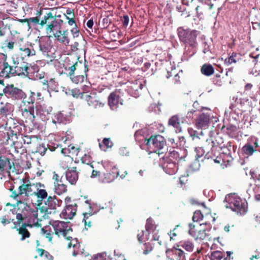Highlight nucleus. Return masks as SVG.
Wrapping results in <instances>:
<instances>
[{
    "label": "nucleus",
    "mask_w": 260,
    "mask_h": 260,
    "mask_svg": "<svg viewBox=\"0 0 260 260\" xmlns=\"http://www.w3.org/2000/svg\"><path fill=\"white\" fill-rule=\"evenodd\" d=\"M20 203V208H21V212H16V219L17 222L20 224L23 220L25 221L22 227L18 230L19 234L21 235V240H24L25 238L29 237V233L26 229L27 226L32 228L33 226H41V221L38 218V210L33 209L20 201H18Z\"/></svg>",
    "instance_id": "1"
},
{
    "label": "nucleus",
    "mask_w": 260,
    "mask_h": 260,
    "mask_svg": "<svg viewBox=\"0 0 260 260\" xmlns=\"http://www.w3.org/2000/svg\"><path fill=\"white\" fill-rule=\"evenodd\" d=\"M54 234L58 237H62L67 240H70L72 233V229L70 222L56 220L53 221L50 225L46 226L41 229L42 234L48 239L49 242L52 241L53 234Z\"/></svg>",
    "instance_id": "2"
},
{
    "label": "nucleus",
    "mask_w": 260,
    "mask_h": 260,
    "mask_svg": "<svg viewBox=\"0 0 260 260\" xmlns=\"http://www.w3.org/2000/svg\"><path fill=\"white\" fill-rule=\"evenodd\" d=\"M102 165L106 170V173L100 174V171L92 170L91 178L99 176V181L103 183L112 182L119 175V171L116 166L109 161L105 160L102 162Z\"/></svg>",
    "instance_id": "3"
},
{
    "label": "nucleus",
    "mask_w": 260,
    "mask_h": 260,
    "mask_svg": "<svg viewBox=\"0 0 260 260\" xmlns=\"http://www.w3.org/2000/svg\"><path fill=\"white\" fill-rule=\"evenodd\" d=\"M224 206L240 215L244 214L247 210V204L235 194L227 195L224 201Z\"/></svg>",
    "instance_id": "4"
},
{
    "label": "nucleus",
    "mask_w": 260,
    "mask_h": 260,
    "mask_svg": "<svg viewBox=\"0 0 260 260\" xmlns=\"http://www.w3.org/2000/svg\"><path fill=\"white\" fill-rule=\"evenodd\" d=\"M12 60L16 75L28 77L30 76V65L23 59V57H20L19 55L15 54L12 56Z\"/></svg>",
    "instance_id": "5"
},
{
    "label": "nucleus",
    "mask_w": 260,
    "mask_h": 260,
    "mask_svg": "<svg viewBox=\"0 0 260 260\" xmlns=\"http://www.w3.org/2000/svg\"><path fill=\"white\" fill-rule=\"evenodd\" d=\"M39 187H44L45 186L44 184L41 183L33 184L23 183L19 187V193H17L14 191L12 193L11 196L18 201V200H20L21 197H26L29 196L35 195L36 192L38 190Z\"/></svg>",
    "instance_id": "6"
},
{
    "label": "nucleus",
    "mask_w": 260,
    "mask_h": 260,
    "mask_svg": "<svg viewBox=\"0 0 260 260\" xmlns=\"http://www.w3.org/2000/svg\"><path fill=\"white\" fill-rule=\"evenodd\" d=\"M178 35L180 40L184 44L191 47L195 46L197 43L196 38L198 35L197 30L179 27L178 28Z\"/></svg>",
    "instance_id": "7"
},
{
    "label": "nucleus",
    "mask_w": 260,
    "mask_h": 260,
    "mask_svg": "<svg viewBox=\"0 0 260 260\" xmlns=\"http://www.w3.org/2000/svg\"><path fill=\"white\" fill-rule=\"evenodd\" d=\"M145 143L150 152L156 153L166 145L165 138L160 135L152 136L150 138H145Z\"/></svg>",
    "instance_id": "8"
},
{
    "label": "nucleus",
    "mask_w": 260,
    "mask_h": 260,
    "mask_svg": "<svg viewBox=\"0 0 260 260\" xmlns=\"http://www.w3.org/2000/svg\"><path fill=\"white\" fill-rule=\"evenodd\" d=\"M159 165L164 171L170 175L175 174L178 170L177 162L164 156L160 158Z\"/></svg>",
    "instance_id": "9"
},
{
    "label": "nucleus",
    "mask_w": 260,
    "mask_h": 260,
    "mask_svg": "<svg viewBox=\"0 0 260 260\" xmlns=\"http://www.w3.org/2000/svg\"><path fill=\"white\" fill-rule=\"evenodd\" d=\"M210 222L208 221L202 224H189V230L188 231L189 234L193 237L195 239H204L206 237V230L201 228L202 225L208 224Z\"/></svg>",
    "instance_id": "10"
},
{
    "label": "nucleus",
    "mask_w": 260,
    "mask_h": 260,
    "mask_svg": "<svg viewBox=\"0 0 260 260\" xmlns=\"http://www.w3.org/2000/svg\"><path fill=\"white\" fill-rule=\"evenodd\" d=\"M145 237H143L144 234V231L138 234L137 238L140 242H144L149 240V235L150 233L155 232L156 229V225L155 224L154 221L151 218L147 219L145 225Z\"/></svg>",
    "instance_id": "11"
},
{
    "label": "nucleus",
    "mask_w": 260,
    "mask_h": 260,
    "mask_svg": "<svg viewBox=\"0 0 260 260\" xmlns=\"http://www.w3.org/2000/svg\"><path fill=\"white\" fill-rule=\"evenodd\" d=\"M120 90H116L110 93L108 98V104L112 110H116L119 106L122 105V100L120 98Z\"/></svg>",
    "instance_id": "12"
},
{
    "label": "nucleus",
    "mask_w": 260,
    "mask_h": 260,
    "mask_svg": "<svg viewBox=\"0 0 260 260\" xmlns=\"http://www.w3.org/2000/svg\"><path fill=\"white\" fill-rule=\"evenodd\" d=\"M5 92L15 100H23L26 98L25 93L20 89L15 87L13 85L7 86L4 89Z\"/></svg>",
    "instance_id": "13"
},
{
    "label": "nucleus",
    "mask_w": 260,
    "mask_h": 260,
    "mask_svg": "<svg viewBox=\"0 0 260 260\" xmlns=\"http://www.w3.org/2000/svg\"><path fill=\"white\" fill-rule=\"evenodd\" d=\"M83 100H85L88 106L94 109H97L103 107L104 104L99 100L97 94L94 92L90 94H86L85 95L82 96Z\"/></svg>",
    "instance_id": "14"
},
{
    "label": "nucleus",
    "mask_w": 260,
    "mask_h": 260,
    "mask_svg": "<svg viewBox=\"0 0 260 260\" xmlns=\"http://www.w3.org/2000/svg\"><path fill=\"white\" fill-rule=\"evenodd\" d=\"M52 111V107L46 105H39L36 107L37 115H39L43 121L49 120V115Z\"/></svg>",
    "instance_id": "15"
},
{
    "label": "nucleus",
    "mask_w": 260,
    "mask_h": 260,
    "mask_svg": "<svg viewBox=\"0 0 260 260\" xmlns=\"http://www.w3.org/2000/svg\"><path fill=\"white\" fill-rule=\"evenodd\" d=\"M77 211L76 205H66V208L60 214L61 218L65 219H71L75 215Z\"/></svg>",
    "instance_id": "16"
},
{
    "label": "nucleus",
    "mask_w": 260,
    "mask_h": 260,
    "mask_svg": "<svg viewBox=\"0 0 260 260\" xmlns=\"http://www.w3.org/2000/svg\"><path fill=\"white\" fill-rule=\"evenodd\" d=\"M38 43L39 51L44 56H49V53L52 47L48 42V40L46 38L41 39L38 40Z\"/></svg>",
    "instance_id": "17"
},
{
    "label": "nucleus",
    "mask_w": 260,
    "mask_h": 260,
    "mask_svg": "<svg viewBox=\"0 0 260 260\" xmlns=\"http://www.w3.org/2000/svg\"><path fill=\"white\" fill-rule=\"evenodd\" d=\"M210 121V115L206 113L201 114L196 119L195 124L198 128H206Z\"/></svg>",
    "instance_id": "18"
},
{
    "label": "nucleus",
    "mask_w": 260,
    "mask_h": 260,
    "mask_svg": "<svg viewBox=\"0 0 260 260\" xmlns=\"http://www.w3.org/2000/svg\"><path fill=\"white\" fill-rule=\"evenodd\" d=\"M68 34L69 32L67 30L61 31L59 30L54 34V36L58 41L62 43L66 46H68L70 43V39L68 37Z\"/></svg>",
    "instance_id": "19"
},
{
    "label": "nucleus",
    "mask_w": 260,
    "mask_h": 260,
    "mask_svg": "<svg viewBox=\"0 0 260 260\" xmlns=\"http://www.w3.org/2000/svg\"><path fill=\"white\" fill-rule=\"evenodd\" d=\"M169 256L172 255V260H186L185 253L183 251L178 248H173L167 251Z\"/></svg>",
    "instance_id": "20"
},
{
    "label": "nucleus",
    "mask_w": 260,
    "mask_h": 260,
    "mask_svg": "<svg viewBox=\"0 0 260 260\" xmlns=\"http://www.w3.org/2000/svg\"><path fill=\"white\" fill-rule=\"evenodd\" d=\"M61 24V20H57L55 18L52 22L48 26H46V30L47 34H55V31H57L60 29Z\"/></svg>",
    "instance_id": "21"
},
{
    "label": "nucleus",
    "mask_w": 260,
    "mask_h": 260,
    "mask_svg": "<svg viewBox=\"0 0 260 260\" xmlns=\"http://www.w3.org/2000/svg\"><path fill=\"white\" fill-rule=\"evenodd\" d=\"M14 64L10 66L8 62L4 63L2 70V74L3 77L9 78L11 76L16 75L14 71Z\"/></svg>",
    "instance_id": "22"
},
{
    "label": "nucleus",
    "mask_w": 260,
    "mask_h": 260,
    "mask_svg": "<svg viewBox=\"0 0 260 260\" xmlns=\"http://www.w3.org/2000/svg\"><path fill=\"white\" fill-rule=\"evenodd\" d=\"M66 177L67 180L71 184H75L78 178V175L76 171V168H73L71 169H68L66 173Z\"/></svg>",
    "instance_id": "23"
},
{
    "label": "nucleus",
    "mask_w": 260,
    "mask_h": 260,
    "mask_svg": "<svg viewBox=\"0 0 260 260\" xmlns=\"http://www.w3.org/2000/svg\"><path fill=\"white\" fill-rule=\"evenodd\" d=\"M11 168L10 159L0 154V174L4 171H7L11 169Z\"/></svg>",
    "instance_id": "24"
},
{
    "label": "nucleus",
    "mask_w": 260,
    "mask_h": 260,
    "mask_svg": "<svg viewBox=\"0 0 260 260\" xmlns=\"http://www.w3.org/2000/svg\"><path fill=\"white\" fill-rule=\"evenodd\" d=\"M21 51L20 54H18L20 57H23V59L25 60L27 57H30L36 54V51L34 49L32 46L30 45L29 47H22L20 48Z\"/></svg>",
    "instance_id": "25"
},
{
    "label": "nucleus",
    "mask_w": 260,
    "mask_h": 260,
    "mask_svg": "<svg viewBox=\"0 0 260 260\" xmlns=\"http://www.w3.org/2000/svg\"><path fill=\"white\" fill-rule=\"evenodd\" d=\"M27 102L29 105L28 108L22 109V113L23 115L28 116L30 120H33L35 118V116L34 115V109L32 106L34 101L31 99L30 101H28Z\"/></svg>",
    "instance_id": "26"
},
{
    "label": "nucleus",
    "mask_w": 260,
    "mask_h": 260,
    "mask_svg": "<svg viewBox=\"0 0 260 260\" xmlns=\"http://www.w3.org/2000/svg\"><path fill=\"white\" fill-rule=\"evenodd\" d=\"M254 146L250 143L246 144L242 147V149L243 154L247 157L252 155L253 152L256 151L255 149L258 146L256 142L254 143Z\"/></svg>",
    "instance_id": "27"
},
{
    "label": "nucleus",
    "mask_w": 260,
    "mask_h": 260,
    "mask_svg": "<svg viewBox=\"0 0 260 260\" xmlns=\"http://www.w3.org/2000/svg\"><path fill=\"white\" fill-rule=\"evenodd\" d=\"M56 18L53 16L51 12L47 13L42 18L40 25L43 27L45 25L48 26Z\"/></svg>",
    "instance_id": "28"
},
{
    "label": "nucleus",
    "mask_w": 260,
    "mask_h": 260,
    "mask_svg": "<svg viewBox=\"0 0 260 260\" xmlns=\"http://www.w3.org/2000/svg\"><path fill=\"white\" fill-rule=\"evenodd\" d=\"M54 190L57 194H61L67 191L66 186L62 182H54Z\"/></svg>",
    "instance_id": "29"
},
{
    "label": "nucleus",
    "mask_w": 260,
    "mask_h": 260,
    "mask_svg": "<svg viewBox=\"0 0 260 260\" xmlns=\"http://www.w3.org/2000/svg\"><path fill=\"white\" fill-rule=\"evenodd\" d=\"M168 124L169 125H171L176 128L177 129L176 131L178 132L181 131L179 118L177 115L172 116L169 120Z\"/></svg>",
    "instance_id": "30"
},
{
    "label": "nucleus",
    "mask_w": 260,
    "mask_h": 260,
    "mask_svg": "<svg viewBox=\"0 0 260 260\" xmlns=\"http://www.w3.org/2000/svg\"><path fill=\"white\" fill-rule=\"evenodd\" d=\"M81 160L82 163L90 165V167L93 169L94 168H96V165H100L99 162L95 163L91 161L90 156L87 154H84V155L81 157Z\"/></svg>",
    "instance_id": "31"
},
{
    "label": "nucleus",
    "mask_w": 260,
    "mask_h": 260,
    "mask_svg": "<svg viewBox=\"0 0 260 260\" xmlns=\"http://www.w3.org/2000/svg\"><path fill=\"white\" fill-rule=\"evenodd\" d=\"M99 146L102 150L106 151L113 146V143L110 138H104L102 143H99Z\"/></svg>",
    "instance_id": "32"
},
{
    "label": "nucleus",
    "mask_w": 260,
    "mask_h": 260,
    "mask_svg": "<svg viewBox=\"0 0 260 260\" xmlns=\"http://www.w3.org/2000/svg\"><path fill=\"white\" fill-rule=\"evenodd\" d=\"M61 152L65 155L70 153L73 155L77 156L79 151L78 148H76L74 146H69L68 148H63L61 150Z\"/></svg>",
    "instance_id": "33"
},
{
    "label": "nucleus",
    "mask_w": 260,
    "mask_h": 260,
    "mask_svg": "<svg viewBox=\"0 0 260 260\" xmlns=\"http://www.w3.org/2000/svg\"><path fill=\"white\" fill-rule=\"evenodd\" d=\"M214 69L212 65L205 64L203 66L201 69V72L203 74L209 76L214 73Z\"/></svg>",
    "instance_id": "34"
},
{
    "label": "nucleus",
    "mask_w": 260,
    "mask_h": 260,
    "mask_svg": "<svg viewBox=\"0 0 260 260\" xmlns=\"http://www.w3.org/2000/svg\"><path fill=\"white\" fill-rule=\"evenodd\" d=\"M66 121V117L61 112H57L52 120L54 124L63 123Z\"/></svg>",
    "instance_id": "35"
},
{
    "label": "nucleus",
    "mask_w": 260,
    "mask_h": 260,
    "mask_svg": "<svg viewBox=\"0 0 260 260\" xmlns=\"http://www.w3.org/2000/svg\"><path fill=\"white\" fill-rule=\"evenodd\" d=\"M188 132L189 135L192 138L193 140L196 139H203L204 137L203 131H201L200 133L194 131L193 128L190 127L188 128Z\"/></svg>",
    "instance_id": "36"
},
{
    "label": "nucleus",
    "mask_w": 260,
    "mask_h": 260,
    "mask_svg": "<svg viewBox=\"0 0 260 260\" xmlns=\"http://www.w3.org/2000/svg\"><path fill=\"white\" fill-rule=\"evenodd\" d=\"M203 141H205L204 143V147H205L207 151H209V150H212L214 147L216 146L215 143L214 142L212 138H209V139H201Z\"/></svg>",
    "instance_id": "37"
},
{
    "label": "nucleus",
    "mask_w": 260,
    "mask_h": 260,
    "mask_svg": "<svg viewBox=\"0 0 260 260\" xmlns=\"http://www.w3.org/2000/svg\"><path fill=\"white\" fill-rule=\"evenodd\" d=\"M42 188L43 187H39L38 190L36 192L35 196H37L38 199L40 200H43L47 198L48 193L46 190Z\"/></svg>",
    "instance_id": "38"
},
{
    "label": "nucleus",
    "mask_w": 260,
    "mask_h": 260,
    "mask_svg": "<svg viewBox=\"0 0 260 260\" xmlns=\"http://www.w3.org/2000/svg\"><path fill=\"white\" fill-rule=\"evenodd\" d=\"M180 246L184 248L187 251H192L193 249L194 245L193 243L188 240L181 241L179 243Z\"/></svg>",
    "instance_id": "39"
},
{
    "label": "nucleus",
    "mask_w": 260,
    "mask_h": 260,
    "mask_svg": "<svg viewBox=\"0 0 260 260\" xmlns=\"http://www.w3.org/2000/svg\"><path fill=\"white\" fill-rule=\"evenodd\" d=\"M69 94L72 95L75 98H80L83 100L82 96L85 95L86 93L84 92H81L79 89L75 88L70 90Z\"/></svg>",
    "instance_id": "40"
},
{
    "label": "nucleus",
    "mask_w": 260,
    "mask_h": 260,
    "mask_svg": "<svg viewBox=\"0 0 260 260\" xmlns=\"http://www.w3.org/2000/svg\"><path fill=\"white\" fill-rule=\"evenodd\" d=\"M45 83L47 84L46 85L47 91L49 94H50V91L54 90L56 88V84L55 81L53 79H51L49 81L46 82ZM50 96H51V95H50Z\"/></svg>",
    "instance_id": "41"
},
{
    "label": "nucleus",
    "mask_w": 260,
    "mask_h": 260,
    "mask_svg": "<svg viewBox=\"0 0 260 260\" xmlns=\"http://www.w3.org/2000/svg\"><path fill=\"white\" fill-rule=\"evenodd\" d=\"M200 160L196 159L190 165L189 168L190 172H196L200 170Z\"/></svg>",
    "instance_id": "42"
},
{
    "label": "nucleus",
    "mask_w": 260,
    "mask_h": 260,
    "mask_svg": "<svg viewBox=\"0 0 260 260\" xmlns=\"http://www.w3.org/2000/svg\"><path fill=\"white\" fill-rule=\"evenodd\" d=\"M70 78L71 81L75 84L83 82L85 78L83 75L74 76V75Z\"/></svg>",
    "instance_id": "43"
},
{
    "label": "nucleus",
    "mask_w": 260,
    "mask_h": 260,
    "mask_svg": "<svg viewBox=\"0 0 260 260\" xmlns=\"http://www.w3.org/2000/svg\"><path fill=\"white\" fill-rule=\"evenodd\" d=\"M45 204L50 208H54L55 204V197H48L47 199V200L45 201Z\"/></svg>",
    "instance_id": "44"
},
{
    "label": "nucleus",
    "mask_w": 260,
    "mask_h": 260,
    "mask_svg": "<svg viewBox=\"0 0 260 260\" xmlns=\"http://www.w3.org/2000/svg\"><path fill=\"white\" fill-rule=\"evenodd\" d=\"M222 257V254L220 251H215L212 252L210 259L211 260H220Z\"/></svg>",
    "instance_id": "45"
},
{
    "label": "nucleus",
    "mask_w": 260,
    "mask_h": 260,
    "mask_svg": "<svg viewBox=\"0 0 260 260\" xmlns=\"http://www.w3.org/2000/svg\"><path fill=\"white\" fill-rule=\"evenodd\" d=\"M40 19L37 17L29 18L28 20V28L29 29L31 28V24H40Z\"/></svg>",
    "instance_id": "46"
},
{
    "label": "nucleus",
    "mask_w": 260,
    "mask_h": 260,
    "mask_svg": "<svg viewBox=\"0 0 260 260\" xmlns=\"http://www.w3.org/2000/svg\"><path fill=\"white\" fill-rule=\"evenodd\" d=\"M143 84L140 81H136L135 83H132L131 88L135 91L138 89H142L143 88Z\"/></svg>",
    "instance_id": "47"
},
{
    "label": "nucleus",
    "mask_w": 260,
    "mask_h": 260,
    "mask_svg": "<svg viewBox=\"0 0 260 260\" xmlns=\"http://www.w3.org/2000/svg\"><path fill=\"white\" fill-rule=\"evenodd\" d=\"M236 54H233L230 57L226 58L224 61V64L226 66H229L232 63H236L237 62L236 60Z\"/></svg>",
    "instance_id": "48"
},
{
    "label": "nucleus",
    "mask_w": 260,
    "mask_h": 260,
    "mask_svg": "<svg viewBox=\"0 0 260 260\" xmlns=\"http://www.w3.org/2000/svg\"><path fill=\"white\" fill-rule=\"evenodd\" d=\"M203 215L200 211H196L194 212L192 220L193 221L198 222L202 219Z\"/></svg>",
    "instance_id": "49"
},
{
    "label": "nucleus",
    "mask_w": 260,
    "mask_h": 260,
    "mask_svg": "<svg viewBox=\"0 0 260 260\" xmlns=\"http://www.w3.org/2000/svg\"><path fill=\"white\" fill-rule=\"evenodd\" d=\"M195 151L196 153V159H198L203 156L205 151L202 147H196L195 148Z\"/></svg>",
    "instance_id": "50"
},
{
    "label": "nucleus",
    "mask_w": 260,
    "mask_h": 260,
    "mask_svg": "<svg viewBox=\"0 0 260 260\" xmlns=\"http://www.w3.org/2000/svg\"><path fill=\"white\" fill-rule=\"evenodd\" d=\"M99 210H95V211H94L93 212H90L89 213H86L84 214V219L83 220L84 221V224H85V226H88V228H90L91 226V222L90 221L87 222V221H86V219L88 218V215H90V216L92 215V214L96 213Z\"/></svg>",
    "instance_id": "51"
},
{
    "label": "nucleus",
    "mask_w": 260,
    "mask_h": 260,
    "mask_svg": "<svg viewBox=\"0 0 260 260\" xmlns=\"http://www.w3.org/2000/svg\"><path fill=\"white\" fill-rule=\"evenodd\" d=\"M69 240H70V241L68 244V248H71L72 246L75 248L78 247L79 243L76 238L72 239V238H71Z\"/></svg>",
    "instance_id": "52"
},
{
    "label": "nucleus",
    "mask_w": 260,
    "mask_h": 260,
    "mask_svg": "<svg viewBox=\"0 0 260 260\" xmlns=\"http://www.w3.org/2000/svg\"><path fill=\"white\" fill-rule=\"evenodd\" d=\"M38 253L41 256H44L46 258L49 260L52 259V256L49 254V253L43 249H39L38 250Z\"/></svg>",
    "instance_id": "53"
},
{
    "label": "nucleus",
    "mask_w": 260,
    "mask_h": 260,
    "mask_svg": "<svg viewBox=\"0 0 260 260\" xmlns=\"http://www.w3.org/2000/svg\"><path fill=\"white\" fill-rule=\"evenodd\" d=\"M168 158H170L171 160L174 159V161H177L178 162L180 159L179 154L177 152L173 151L170 153L169 157Z\"/></svg>",
    "instance_id": "54"
},
{
    "label": "nucleus",
    "mask_w": 260,
    "mask_h": 260,
    "mask_svg": "<svg viewBox=\"0 0 260 260\" xmlns=\"http://www.w3.org/2000/svg\"><path fill=\"white\" fill-rule=\"evenodd\" d=\"M106 254L105 252L94 255L90 260H106Z\"/></svg>",
    "instance_id": "55"
},
{
    "label": "nucleus",
    "mask_w": 260,
    "mask_h": 260,
    "mask_svg": "<svg viewBox=\"0 0 260 260\" xmlns=\"http://www.w3.org/2000/svg\"><path fill=\"white\" fill-rule=\"evenodd\" d=\"M47 148L43 144L39 145L37 147V152L40 153L41 155H44L46 152Z\"/></svg>",
    "instance_id": "56"
},
{
    "label": "nucleus",
    "mask_w": 260,
    "mask_h": 260,
    "mask_svg": "<svg viewBox=\"0 0 260 260\" xmlns=\"http://www.w3.org/2000/svg\"><path fill=\"white\" fill-rule=\"evenodd\" d=\"M253 190L255 193V198L256 200L260 201V186H255L253 188Z\"/></svg>",
    "instance_id": "57"
},
{
    "label": "nucleus",
    "mask_w": 260,
    "mask_h": 260,
    "mask_svg": "<svg viewBox=\"0 0 260 260\" xmlns=\"http://www.w3.org/2000/svg\"><path fill=\"white\" fill-rule=\"evenodd\" d=\"M129 151L126 147H121L119 149V153L121 156H128Z\"/></svg>",
    "instance_id": "58"
},
{
    "label": "nucleus",
    "mask_w": 260,
    "mask_h": 260,
    "mask_svg": "<svg viewBox=\"0 0 260 260\" xmlns=\"http://www.w3.org/2000/svg\"><path fill=\"white\" fill-rule=\"evenodd\" d=\"M71 33L74 39L81 38L79 34V31L76 27L72 29Z\"/></svg>",
    "instance_id": "59"
},
{
    "label": "nucleus",
    "mask_w": 260,
    "mask_h": 260,
    "mask_svg": "<svg viewBox=\"0 0 260 260\" xmlns=\"http://www.w3.org/2000/svg\"><path fill=\"white\" fill-rule=\"evenodd\" d=\"M77 64V62H76L75 64H74V65L72 66L71 67H69V69H68V71H69V76L70 77H71V76H72L74 75V72H75V71L76 70V65Z\"/></svg>",
    "instance_id": "60"
},
{
    "label": "nucleus",
    "mask_w": 260,
    "mask_h": 260,
    "mask_svg": "<svg viewBox=\"0 0 260 260\" xmlns=\"http://www.w3.org/2000/svg\"><path fill=\"white\" fill-rule=\"evenodd\" d=\"M149 243H145L144 244L145 246V249L144 250L143 253L145 254H147L150 251H151L152 247L150 245L149 247H148V246H149Z\"/></svg>",
    "instance_id": "61"
},
{
    "label": "nucleus",
    "mask_w": 260,
    "mask_h": 260,
    "mask_svg": "<svg viewBox=\"0 0 260 260\" xmlns=\"http://www.w3.org/2000/svg\"><path fill=\"white\" fill-rule=\"evenodd\" d=\"M7 56L2 53H0V63H3V64L4 63L6 62L7 61Z\"/></svg>",
    "instance_id": "62"
},
{
    "label": "nucleus",
    "mask_w": 260,
    "mask_h": 260,
    "mask_svg": "<svg viewBox=\"0 0 260 260\" xmlns=\"http://www.w3.org/2000/svg\"><path fill=\"white\" fill-rule=\"evenodd\" d=\"M129 23V17L127 15H124L122 20L123 25L126 27Z\"/></svg>",
    "instance_id": "63"
},
{
    "label": "nucleus",
    "mask_w": 260,
    "mask_h": 260,
    "mask_svg": "<svg viewBox=\"0 0 260 260\" xmlns=\"http://www.w3.org/2000/svg\"><path fill=\"white\" fill-rule=\"evenodd\" d=\"M214 84L218 86L222 85V83L221 79L219 77H216L213 80Z\"/></svg>",
    "instance_id": "64"
}]
</instances>
